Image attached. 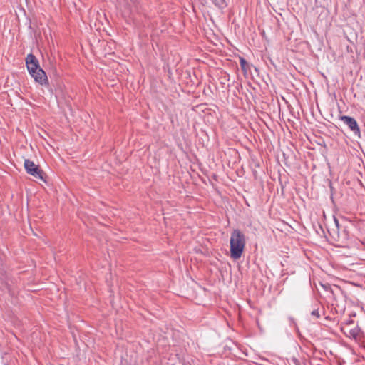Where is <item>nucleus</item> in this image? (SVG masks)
<instances>
[{
    "instance_id": "nucleus-1",
    "label": "nucleus",
    "mask_w": 365,
    "mask_h": 365,
    "mask_svg": "<svg viewBox=\"0 0 365 365\" xmlns=\"http://www.w3.org/2000/svg\"><path fill=\"white\" fill-rule=\"evenodd\" d=\"M230 257L234 259L241 257L245 246V237L240 230H234L230 237Z\"/></svg>"
},
{
    "instance_id": "nucleus-8",
    "label": "nucleus",
    "mask_w": 365,
    "mask_h": 365,
    "mask_svg": "<svg viewBox=\"0 0 365 365\" xmlns=\"http://www.w3.org/2000/svg\"><path fill=\"white\" fill-rule=\"evenodd\" d=\"M213 2L220 9H223L227 6L225 0H213Z\"/></svg>"
},
{
    "instance_id": "nucleus-9",
    "label": "nucleus",
    "mask_w": 365,
    "mask_h": 365,
    "mask_svg": "<svg viewBox=\"0 0 365 365\" xmlns=\"http://www.w3.org/2000/svg\"><path fill=\"white\" fill-rule=\"evenodd\" d=\"M359 335V329H351L349 331V336L353 337L354 339H356Z\"/></svg>"
},
{
    "instance_id": "nucleus-6",
    "label": "nucleus",
    "mask_w": 365,
    "mask_h": 365,
    "mask_svg": "<svg viewBox=\"0 0 365 365\" xmlns=\"http://www.w3.org/2000/svg\"><path fill=\"white\" fill-rule=\"evenodd\" d=\"M31 75L34 78L35 81L39 83L41 85H46L48 83L47 76L45 71L41 68L36 70L34 73H32Z\"/></svg>"
},
{
    "instance_id": "nucleus-2",
    "label": "nucleus",
    "mask_w": 365,
    "mask_h": 365,
    "mask_svg": "<svg viewBox=\"0 0 365 365\" xmlns=\"http://www.w3.org/2000/svg\"><path fill=\"white\" fill-rule=\"evenodd\" d=\"M334 220L335 227L329 230V232L332 238L334 239V240L339 243L344 244L347 241L349 238V232L345 228H344L342 232H340L341 225H339L338 219L334 217Z\"/></svg>"
},
{
    "instance_id": "nucleus-4",
    "label": "nucleus",
    "mask_w": 365,
    "mask_h": 365,
    "mask_svg": "<svg viewBox=\"0 0 365 365\" xmlns=\"http://www.w3.org/2000/svg\"><path fill=\"white\" fill-rule=\"evenodd\" d=\"M339 119L342 120L350 128L354 133L359 137L360 136V129L359 128L356 120L348 115H340Z\"/></svg>"
},
{
    "instance_id": "nucleus-10",
    "label": "nucleus",
    "mask_w": 365,
    "mask_h": 365,
    "mask_svg": "<svg viewBox=\"0 0 365 365\" xmlns=\"http://www.w3.org/2000/svg\"><path fill=\"white\" fill-rule=\"evenodd\" d=\"M312 316H314L316 318H319L320 314L318 309H314L311 312Z\"/></svg>"
},
{
    "instance_id": "nucleus-3",
    "label": "nucleus",
    "mask_w": 365,
    "mask_h": 365,
    "mask_svg": "<svg viewBox=\"0 0 365 365\" xmlns=\"http://www.w3.org/2000/svg\"><path fill=\"white\" fill-rule=\"evenodd\" d=\"M24 168L27 173L31 175L36 178L40 179L46 182L45 173L39 168L38 165H36L33 161L29 159H26L24 160Z\"/></svg>"
},
{
    "instance_id": "nucleus-5",
    "label": "nucleus",
    "mask_w": 365,
    "mask_h": 365,
    "mask_svg": "<svg viewBox=\"0 0 365 365\" xmlns=\"http://www.w3.org/2000/svg\"><path fill=\"white\" fill-rule=\"evenodd\" d=\"M26 64L30 74L34 73L36 70L40 68L38 59L32 53H29L26 58Z\"/></svg>"
},
{
    "instance_id": "nucleus-7",
    "label": "nucleus",
    "mask_w": 365,
    "mask_h": 365,
    "mask_svg": "<svg viewBox=\"0 0 365 365\" xmlns=\"http://www.w3.org/2000/svg\"><path fill=\"white\" fill-rule=\"evenodd\" d=\"M240 65L242 71L246 73L249 70V63L247 61L242 57H240Z\"/></svg>"
}]
</instances>
